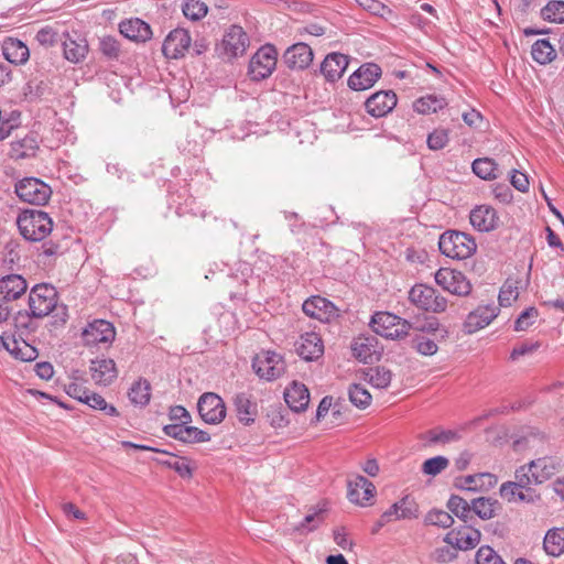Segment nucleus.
I'll return each mask as SVG.
<instances>
[{
  "mask_svg": "<svg viewBox=\"0 0 564 564\" xmlns=\"http://www.w3.org/2000/svg\"><path fill=\"white\" fill-rule=\"evenodd\" d=\"M17 225L22 237L29 241H41L53 229L52 218L40 209L22 210L17 218Z\"/></svg>",
  "mask_w": 564,
  "mask_h": 564,
  "instance_id": "nucleus-1",
  "label": "nucleus"
},
{
  "mask_svg": "<svg viewBox=\"0 0 564 564\" xmlns=\"http://www.w3.org/2000/svg\"><path fill=\"white\" fill-rule=\"evenodd\" d=\"M438 247L441 252L452 259H467L477 249L475 239L465 232L445 231L441 235Z\"/></svg>",
  "mask_w": 564,
  "mask_h": 564,
  "instance_id": "nucleus-2",
  "label": "nucleus"
},
{
  "mask_svg": "<svg viewBox=\"0 0 564 564\" xmlns=\"http://www.w3.org/2000/svg\"><path fill=\"white\" fill-rule=\"evenodd\" d=\"M560 468V462L553 457H542L517 469L522 485H539L549 480Z\"/></svg>",
  "mask_w": 564,
  "mask_h": 564,
  "instance_id": "nucleus-3",
  "label": "nucleus"
},
{
  "mask_svg": "<svg viewBox=\"0 0 564 564\" xmlns=\"http://www.w3.org/2000/svg\"><path fill=\"white\" fill-rule=\"evenodd\" d=\"M58 294L56 289L46 283L34 285L29 293L30 316L43 318L57 308Z\"/></svg>",
  "mask_w": 564,
  "mask_h": 564,
  "instance_id": "nucleus-4",
  "label": "nucleus"
},
{
  "mask_svg": "<svg viewBox=\"0 0 564 564\" xmlns=\"http://www.w3.org/2000/svg\"><path fill=\"white\" fill-rule=\"evenodd\" d=\"M370 326L376 334L387 339L404 338L412 327L410 322L389 312L376 313Z\"/></svg>",
  "mask_w": 564,
  "mask_h": 564,
  "instance_id": "nucleus-5",
  "label": "nucleus"
},
{
  "mask_svg": "<svg viewBox=\"0 0 564 564\" xmlns=\"http://www.w3.org/2000/svg\"><path fill=\"white\" fill-rule=\"evenodd\" d=\"M276 50L267 44L260 47L249 63V75L253 80H262L269 77L276 66Z\"/></svg>",
  "mask_w": 564,
  "mask_h": 564,
  "instance_id": "nucleus-6",
  "label": "nucleus"
},
{
  "mask_svg": "<svg viewBox=\"0 0 564 564\" xmlns=\"http://www.w3.org/2000/svg\"><path fill=\"white\" fill-rule=\"evenodd\" d=\"M15 193L22 200L33 205H44L48 202L52 189L35 177H28L15 185Z\"/></svg>",
  "mask_w": 564,
  "mask_h": 564,
  "instance_id": "nucleus-7",
  "label": "nucleus"
},
{
  "mask_svg": "<svg viewBox=\"0 0 564 564\" xmlns=\"http://www.w3.org/2000/svg\"><path fill=\"white\" fill-rule=\"evenodd\" d=\"M435 282L443 290L458 296H466L471 291L470 282L460 271L454 269H438L435 273Z\"/></svg>",
  "mask_w": 564,
  "mask_h": 564,
  "instance_id": "nucleus-8",
  "label": "nucleus"
},
{
  "mask_svg": "<svg viewBox=\"0 0 564 564\" xmlns=\"http://www.w3.org/2000/svg\"><path fill=\"white\" fill-rule=\"evenodd\" d=\"M252 368L260 378L270 381L284 372V362L279 354L263 351L254 357Z\"/></svg>",
  "mask_w": 564,
  "mask_h": 564,
  "instance_id": "nucleus-9",
  "label": "nucleus"
},
{
  "mask_svg": "<svg viewBox=\"0 0 564 564\" xmlns=\"http://www.w3.org/2000/svg\"><path fill=\"white\" fill-rule=\"evenodd\" d=\"M197 409L200 417L208 424H218L226 416L223 399L214 392H206L198 399Z\"/></svg>",
  "mask_w": 564,
  "mask_h": 564,
  "instance_id": "nucleus-10",
  "label": "nucleus"
},
{
  "mask_svg": "<svg viewBox=\"0 0 564 564\" xmlns=\"http://www.w3.org/2000/svg\"><path fill=\"white\" fill-rule=\"evenodd\" d=\"M419 517V506L413 498L405 496L399 501L394 502L388 510H386L378 520V528L386 524L405 519H415Z\"/></svg>",
  "mask_w": 564,
  "mask_h": 564,
  "instance_id": "nucleus-11",
  "label": "nucleus"
},
{
  "mask_svg": "<svg viewBox=\"0 0 564 564\" xmlns=\"http://www.w3.org/2000/svg\"><path fill=\"white\" fill-rule=\"evenodd\" d=\"M347 497L351 503L360 507L371 505L376 495L375 485L361 475L354 476L347 481Z\"/></svg>",
  "mask_w": 564,
  "mask_h": 564,
  "instance_id": "nucleus-12",
  "label": "nucleus"
},
{
  "mask_svg": "<svg viewBox=\"0 0 564 564\" xmlns=\"http://www.w3.org/2000/svg\"><path fill=\"white\" fill-rule=\"evenodd\" d=\"M82 337L86 346H97L99 344H111L116 337L115 327L105 319H95L83 330Z\"/></svg>",
  "mask_w": 564,
  "mask_h": 564,
  "instance_id": "nucleus-13",
  "label": "nucleus"
},
{
  "mask_svg": "<svg viewBox=\"0 0 564 564\" xmlns=\"http://www.w3.org/2000/svg\"><path fill=\"white\" fill-rule=\"evenodd\" d=\"M303 312L323 323H329L338 317V308L327 299L319 295L311 296L302 305Z\"/></svg>",
  "mask_w": 564,
  "mask_h": 564,
  "instance_id": "nucleus-14",
  "label": "nucleus"
},
{
  "mask_svg": "<svg viewBox=\"0 0 564 564\" xmlns=\"http://www.w3.org/2000/svg\"><path fill=\"white\" fill-rule=\"evenodd\" d=\"M249 45V37L241 26L231 25L225 33L220 48L228 58L242 55Z\"/></svg>",
  "mask_w": 564,
  "mask_h": 564,
  "instance_id": "nucleus-15",
  "label": "nucleus"
},
{
  "mask_svg": "<svg viewBox=\"0 0 564 564\" xmlns=\"http://www.w3.org/2000/svg\"><path fill=\"white\" fill-rule=\"evenodd\" d=\"M192 43L189 32L185 29H175L165 37L162 52L167 58H180L185 55Z\"/></svg>",
  "mask_w": 564,
  "mask_h": 564,
  "instance_id": "nucleus-16",
  "label": "nucleus"
},
{
  "mask_svg": "<svg viewBox=\"0 0 564 564\" xmlns=\"http://www.w3.org/2000/svg\"><path fill=\"white\" fill-rule=\"evenodd\" d=\"M397 95L392 90L372 94L365 102L367 112L375 118L387 116L397 106Z\"/></svg>",
  "mask_w": 564,
  "mask_h": 564,
  "instance_id": "nucleus-17",
  "label": "nucleus"
},
{
  "mask_svg": "<svg viewBox=\"0 0 564 564\" xmlns=\"http://www.w3.org/2000/svg\"><path fill=\"white\" fill-rule=\"evenodd\" d=\"M352 355L361 362L372 364L380 359L381 347L375 336H359L351 345Z\"/></svg>",
  "mask_w": 564,
  "mask_h": 564,
  "instance_id": "nucleus-18",
  "label": "nucleus"
},
{
  "mask_svg": "<svg viewBox=\"0 0 564 564\" xmlns=\"http://www.w3.org/2000/svg\"><path fill=\"white\" fill-rule=\"evenodd\" d=\"M480 531L468 525H464L457 530L449 531L444 542L449 544L456 550H470L480 542Z\"/></svg>",
  "mask_w": 564,
  "mask_h": 564,
  "instance_id": "nucleus-19",
  "label": "nucleus"
},
{
  "mask_svg": "<svg viewBox=\"0 0 564 564\" xmlns=\"http://www.w3.org/2000/svg\"><path fill=\"white\" fill-rule=\"evenodd\" d=\"M381 76V68L373 63L361 65L348 78V86L354 90H365L373 86Z\"/></svg>",
  "mask_w": 564,
  "mask_h": 564,
  "instance_id": "nucleus-20",
  "label": "nucleus"
},
{
  "mask_svg": "<svg viewBox=\"0 0 564 564\" xmlns=\"http://www.w3.org/2000/svg\"><path fill=\"white\" fill-rule=\"evenodd\" d=\"M89 371L93 381L99 386H109L118 377L116 362L110 358H96L90 361Z\"/></svg>",
  "mask_w": 564,
  "mask_h": 564,
  "instance_id": "nucleus-21",
  "label": "nucleus"
},
{
  "mask_svg": "<svg viewBox=\"0 0 564 564\" xmlns=\"http://www.w3.org/2000/svg\"><path fill=\"white\" fill-rule=\"evenodd\" d=\"M498 315V308L491 305L478 306L470 312L464 323V329L468 334L478 332L488 326Z\"/></svg>",
  "mask_w": 564,
  "mask_h": 564,
  "instance_id": "nucleus-22",
  "label": "nucleus"
},
{
  "mask_svg": "<svg viewBox=\"0 0 564 564\" xmlns=\"http://www.w3.org/2000/svg\"><path fill=\"white\" fill-rule=\"evenodd\" d=\"M469 219L473 227L481 232L491 231L499 225L497 212L488 205H481L474 208L470 212Z\"/></svg>",
  "mask_w": 564,
  "mask_h": 564,
  "instance_id": "nucleus-23",
  "label": "nucleus"
},
{
  "mask_svg": "<svg viewBox=\"0 0 564 564\" xmlns=\"http://www.w3.org/2000/svg\"><path fill=\"white\" fill-rule=\"evenodd\" d=\"M283 61L290 68L304 69L313 61V51L305 43H296L284 52Z\"/></svg>",
  "mask_w": 564,
  "mask_h": 564,
  "instance_id": "nucleus-24",
  "label": "nucleus"
},
{
  "mask_svg": "<svg viewBox=\"0 0 564 564\" xmlns=\"http://www.w3.org/2000/svg\"><path fill=\"white\" fill-rule=\"evenodd\" d=\"M296 351L307 361L318 359L324 354L321 336L314 332L303 334L297 341Z\"/></svg>",
  "mask_w": 564,
  "mask_h": 564,
  "instance_id": "nucleus-25",
  "label": "nucleus"
},
{
  "mask_svg": "<svg viewBox=\"0 0 564 564\" xmlns=\"http://www.w3.org/2000/svg\"><path fill=\"white\" fill-rule=\"evenodd\" d=\"M1 48L4 58L13 65H24L30 58L28 45L19 39H4Z\"/></svg>",
  "mask_w": 564,
  "mask_h": 564,
  "instance_id": "nucleus-26",
  "label": "nucleus"
},
{
  "mask_svg": "<svg viewBox=\"0 0 564 564\" xmlns=\"http://www.w3.org/2000/svg\"><path fill=\"white\" fill-rule=\"evenodd\" d=\"M237 417L243 425H250L258 415V405L246 392L237 393L232 399Z\"/></svg>",
  "mask_w": 564,
  "mask_h": 564,
  "instance_id": "nucleus-27",
  "label": "nucleus"
},
{
  "mask_svg": "<svg viewBox=\"0 0 564 564\" xmlns=\"http://www.w3.org/2000/svg\"><path fill=\"white\" fill-rule=\"evenodd\" d=\"M119 30L124 37L135 42H145L152 36L150 25L139 18L122 21Z\"/></svg>",
  "mask_w": 564,
  "mask_h": 564,
  "instance_id": "nucleus-28",
  "label": "nucleus"
},
{
  "mask_svg": "<svg viewBox=\"0 0 564 564\" xmlns=\"http://www.w3.org/2000/svg\"><path fill=\"white\" fill-rule=\"evenodd\" d=\"M348 63L347 55L330 53L324 58L321 65V72L328 82H335L343 76Z\"/></svg>",
  "mask_w": 564,
  "mask_h": 564,
  "instance_id": "nucleus-29",
  "label": "nucleus"
},
{
  "mask_svg": "<svg viewBox=\"0 0 564 564\" xmlns=\"http://www.w3.org/2000/svg\"><path fill=\"white\" fill-rule=\"evenodd\" d=\"M284 400L294 412L304 411L310 402V392L305 384L292 382L284 391Z\"/></svg>",
  "mask_w": 564,
  "mask_h": 564,
  "instance_id": "nucleus-30",
  "label": "nucleus"
},
{
  "mask_svg": "<svg viewBox=\"0 0 564 564\" xmlns=\"http://www.w3.org/2000/svg\"><path fill=\"white\" fill-rule=\"evenodd\" d=\"M28 290V283L20 274H9L0 279V294L4 301H14Z\"/></svg>",
  "mask_w": 564,
  "mask_h": 564,
  "instance_id": "nucleus-31",
  "label": "nucleus"
},
{
  "mask_svg": "<svg viewBox=\"0 0 564 564\" xmlns=\"http://www.w3.org/2000/svg\"><path fill=\"white\" fill-rule=\"evenodd\" d=\"M64 56L72 63L82 62L88 53V44L84 39H72L69 35L63 42Z\"/></svg>",
  "mask_w": 564,
  "mask_h": 564,
  "instance_id": "nucleus-32",
  "label": "nucleus"
},
{
  "mask_svg": "<svg viewBox=\"0 0 564 564\" xmlns=\"http://www.w3.org/2000/svg\"><path fill=\"white\" fill-rule=\"evenodd\" d=\"M7 350L14 358H17L21 361H33L39 356L35 347L31 346L23 339L19 340L14 337L7 338Z\"/></svg>",
  "mask_w": 564,
  "mask_h": 564,
  "instance_id": "nucleus-33",
  "label": "nucleus"
},
{
  "mask_svg": "<svg viewBox=\"0 0 564 564\" xmlns=\"http://www.w3.org/2000/svg\"><path fill=\"white\" fill-rule=\"evenodd\" d=\"M131 403L138 406H145L151 398V384L147 379L139 378L134 381L128 392Z\"/></svg>",
  "mask_w": 564,
  "mask_h": 564,
  "instance_id": "nucleus-34",
  "label": "nucleus"
},
{
  "mask_svg": "<svg viewBox=\"0 0 564 564\" xmlns=\"http://www.w3.org/2000/svg\"><path fill=\"white\" fill-rule=\"evenodd\" d=\"M496 484L497 478L495 475L490 473H480L464 477L459 487L467 490H482L494 487Z\"/></svg>",
  "mask_w": 564,
  "mask_h": 564,
  "instance_id": "nucleus-35",
  "label": "nucleus"
},
{
  "mask_svg": "<svg viewBox=\"0 0 564 564\" xmlns=\"http://www.w3.org/2000/svg\"><path fill=\"white\" fill-rule=\"evenodd\" d=\"M543 547L549 555H562L564 553V529L549 530L544 536Z\"/></svg>",
  "mask_w": 564,
  "mask_h": 564,
  "instance_id": "nucleus-36",
  "label": "nucleus"
},
{
  "mask_svg": "<svg viewBox=\"0 0 564 564\" xmlns=\"http://www.w3.org/2000/svg\"><path fill=\"white\" fill-rule=\"evenodd\" d=\"M471 169L478 177L486 181L496 180L500 175L498 164L490 158L474 160Z\"/></svg>",
  "mask_w": 564,
  "mask_h": 564,
  "instance_id": "nucleus-37",
  "label": "nucleus"
},
{
  "mask_svg": "<svg viewBox=\"0 0 564 564\" xmlns=\"http://www.w3.org/2000/svg\"><path fill=\"white\" fill-rule=\"evenodd\" d=\"M161 453L165 454L167 457L165 459H156L159 464L173 469L182 478H191L193 476V467L191 466V462L187 458L177 457L164 451H162Z\"/></svg>",
  "mask_w": 564,
  "mask_h": 564,
  "instance_id": "nucleus-38",
  "label": "nucleus"
},
{
  "mask_svg": "<svg viewBox=\"0 0 564 564\" xmlns=\"http://www.w3.org/2000/svg\"><path fill=\"white\" fill-rule=\"evenodd\" d=\"M531 55L536 63L546 65L555 59L556 52L549 40L542 39L534 42L531 48Z\"/></svg>",
  "mask_w": 564,
  "mask_h": 564,
  "instance_id": "nucleus-39",
  "label": "nucleus"
},
{
  "mask_svg": "<svg viewBox=\"0 0 564 564\" xmlns=\"http://www.w3.org/2000/svg\"><path fill=\"white\" fill-rule=\"evenodd\" d=\"M434 289L425 284H416L409 292V300L419 308L429 311Z\"/></svg>",
  "mask_w": 564,
  "mask_h": 564,
  "instance_id": "nucleus-40",
  "label": "nucleus"
},
{
  "mask_svg": "<svg viewBox=\"0 0 564 564\" xmlns=\"http://www.w3.org/2000/svg\"><path fill=\"white\" fill-rule=\"evenodd\" d=\"M531 485H522L520 484L519 478L516 476V481H507L501 485L500 487V496L511 501H524L527 500L525 494L522 491V489L530 488Z\"/></svg>",
  "mask_w": 564,
  "mask_h": 564,
  "instance_id": "nucleus-41",
  "label": "nucleus"
},
{
  "mask_svg": "<svg viewBox=\"0 0 564 564\" xmlns=\"http://www.w3.org/2000/svg\"><path fill=\"white\" fill-rule=\"evenodd\" d=\"M365 379L375 388L386 389L390 386L392 373L384 367H375L365 372Z\"/></svg>",
  "mask_w": 564,
  "mask_h": 564,
  "instance_id": "nucleus-42",
  "label": "nucleus"
},
{
  "mask_svg": "<svg viewBox=\"0 0 564 564\" xmlns=\"http://www.w3.org/2000/svg\"><path fill=\"white\" fill-rule=\"evenodd\" d=\"M445 105L446 101L443 97L427 95L415 100L413 108L416 112L426 115L436 112L437 110L444 108Z\"/></svg>",
  "mask_w": 564,
  "mask_h": 564,
  "instance_id": "nucleus-43",
  "label": "nucleus"
},
{
  "mask_svg": "<svg viewBox=\"0 0 564 564\" xmlns=\"http://www.w3.org/2000/svg\"><path fill=\"white\" fill-rule=\"evenodd\" d=\"M497 500L479 497L471 501V510L482 520H489L496 514Z\"/></svg>",
  "mask_w": 564,
  "mask_h": 564,
  "instance_id": "nucleus-44",
  "label": "nucleus"
},
{
  "mask_svg": "<svg viewBox=\"0 0 564 564\" xmlns=\"http://www.w3.org/2000/svg\"><path fill=\"white\" fill-rule=\"evenodd\" d=\"M541 15L545 21L552 23H564V1L551 0L541 10Z\"/></svg>",
  "mask_w": 564,
  "mask_h": 564,
  "instance_id": "nucleus-45",
  "label": "nucleus"
},
{
  "mask_svg": "<svg viewBox=\"0 0 564 564\" xmlns=\"http://www.w3.org/2000/svg\"><path fill=\"white\" fill-rule=\"evenodd\" d=\"M37 149V142L33 137H25L22 140L12 143V156L24 159L32 156Z\"/></svg>",
  "mask_w": 564,
  "mask_h": 564,
  "instance_id": "nucleus-46",
  "label": "nucleus"
},
{
  "mask_svg": "<svg viewBox=\"0 0 564 564\" xmlns=\"http://www.w3.org/2000/svg\"><path fill=\"white\" fill-rule=\"evenodd\" d=\"M182 11L187 19L199 21L207 14L208 7L200 0H186L182 6Z\"/></svg>",
  "mask_w": 564,
  "mask_h": 564,
  "instance_id": "nucleus-47",
  "label": "nucleus"
},
{
  "mask_svg": "<svg viewBox=\"0 0 564 564\" xmlns=\"http://www.w3.org/2000/svg\"><path fill=\"white\" fill-rule=\"evenodd\" d=\"M448 510L456 517L460 518L464 522L468 521L471 513V505H469L464 498L453 495L447 501Z\"/></svg>",
  "mask_w": 564,
  "mask_h": 564,
  "instance_id": "nucleus-48",
  "label": "nucleus"
},
{
  "mask_svg": "<svg viewBox=\"0 0 564 564\" xmlns=\"http://www.w3.org/2000/svg\"><path fill=\"white\" fill-rule=\"evenodd\" d=\"M350 402L360 409H366L371 403V394L361 384H352L348 391Z\"/></svg>",
  "mask_w": 564,
  "mask_h": 564,
  "instance_id": "nucleus-49",
  "label": "nucleus"
},
{
  "mask_svg": "<svg viewBox=\"0 0 564 564\" xmlns=\"http://www.w3.org/2000/svg\"><path fill=\"white\" fill-rule=\"evenodd\" d=\"M449 466V460L445 456H435L426 459L422 465V473L435 477Z\"/></svg>",
  "mask_w": 564,
  "mask_h": 564,
  "instance_id": "nucleus-50",
  "label": "nucleus"
},
{
  "mask_svg": "<svg viewBox=\"0 0 564 564\" xmlns=\"http://www.w3.org/2000/svg\"><path fill=\"white\" fill-rule=\"evenodd\" d=\"M425 523L447 529L452 527L454 519L451 513L444 510L434 509L426 514Z\"/></svg>",
  "mask_w": 564,
  "mask_h": 564,
  "instance_id": "nucleus-51",
  "label": "nucleus"
},
{
  "mask_svg": "<svg viewBox=\"0 0 564 564\" xmlns=\"http://www.w3.org/2000/svg\"><path fill=\"white\" fill-rule=\"evenodd\" d=\"M429 441L434 444H448L459 440V434L452 430H431L427 432Z\"/></svg>",
  "mask_w": 564,
  "mask_h": 564,
  "instance_id": "nucleus-52",
  "label": "nucleus"
},
{
  "mask_svg": "<svg viewBox=\"0 0 564 564\" xmlns=\"http://www.w3.org/2000/svg\"><path fill=\"white\" fill-rule=\"evenodd\" d=\"M323 510L319 509L318 511L306 514L303 521L294 529L300 533H307L317 528L323 522Z\"/></svg>",
  "mask_w": 564,
  "mask_h": 564,
  "instance_id": "nucleus-53",
  "label": "nucleus"
},
{
  "mask_svg": "<svg viewBox=\"0 0 564 564\" xmlns=\"http://www.w3.org/2000/svg\"><path fill=\"white\" fill-rule=\"evenodd\" d=\"M476 563L477 564H506L500 555L496 553V551L488 546L484 545L479 547L476 553Z\"/></svg>",
  "mask_w": 564,
  "mask_h": 564,
  "instance_id": "nucleus-54",
  "label": "nucleus"
},
{
  "mask_svg": "<svg viewBox=\"0 0 564 564\" xmlns=\"http://www.w3.org/2000/svg\"><path fill=\"white\" fill-rule=\"evenodd\" d=\"M449 141L448 131L445 129H436L427 137V147L430 150L437 151L447 145Z\"/></svg>",
  "mask_w": 564,
  "mask_h": 564,
  "instance_id": "nucleus-55",
  "label": "nucleus"
},
{
  "mask_svg": "<svg viewBox=\"0 0 564 564\" xmlns=\"http://www.w3.org/2000/svg\"><path fill=\"white\" fill-rule=\"evenodd\" d=\"M538 315H539V313L535 307L527 308L516 319L514 329L517 332L527 330L531 325H533V323L538 318Z\"/></svg>",
  "mask_w": 564,
  "mask_h": 564,
  "instance_id": "nucleus-56",
  "label": "nucleus"
},
{
  "mask_svg": "<svg viewBox=\"0 0 564 564\" xmlns=\"http://www.w3.org/2000/svg\"><path fill=\"white\" fill-rule=\"evenodd\" d=\"M20 124V112L12 111L9 117H2L0 126V141L10 135L13 129Z\"/></svg>",
  "mask_w": 564,
  "mask_h": 564,
  "instance_id": "nucleus-57",
  "label": "nucleus"
},
{
  "mask_svg": "<svg viewBox=\"0 0 564 564\" xmlns=\"http://www.w3.org/2000/svg\"><path fill=\"white\" fill-rule=\"evenodd\" d=\"M99 48L108 58H117L120 52L118 41L112 36H104L99 40Z\"/></svg>",
  "mask_w": 564,
  "mask_h": 564,
  "instance_id": "nucleus-58",
  "label": "nucleus"
},
{
  "mask_svg": "<svg viewBox=\"0 0 564 564\" xmlns=\"http://www.w3.org/2000/svg\"><path fill=\"white\" fill-rule=\"evenodd\" d=\"M414 349L423 356H433L437 351V345L434 340L425 336H417L413 340Z\"/></svg>",
  "mask_w": 564,
  "mask_h": 564,
  "instance_id": "nucleus-59",
  "label": "nucleus"
},
{
  "mask_svg": "<svg viewBox=\"0 0 564 564\" xmlns=\"http://www.w3.org/2000/svg\"><path fill=\"white\" fill-rule=\"evenodd\" d=\"M183 443H206L210 440L207 432L195 426H185Z\"/></svg>",
  "mask_w": 564,
  "mask_h": 564,
  "instance_id": "nucleus-60",
  "label": "nucleus"
},
{
  "mask_svg": "<svg viewBox=\"0 0 564 564\" xmlns=\"http://www.w3.org/2000/svg\"><path fill=\"white\" fill-rule=\"evenodd\" d=\"M356 2L366 11L384 17L386 13H391V10L388 9L382 2L379 0H356Z\"/></svg>",
  "mask_w": 564,
  "mask_h": 564,
  "instance_id": "nucleus-61",
  "label": "nucleus"
},
{
  "mask_svg": "<svg viewBox=\"0 0 564 564\" xmlns=\"http://www.w3.org/2000/svg\"><path fill=\"white\" fill-rule=\"evenodd\" d=\"M65 391L69 397H72L83 403L86 402V400L90 393L89 389H87L82 383H77V382H70L67 386H65Z\"/></svg>",
  "mask_w": 564,
  "mask_h": 564,
  "instance_id": "nucleus-62",
  "label": "nucleus"
},
{
  "mask_svg": "<svg viewBox=\"0 0 564 564\" xmlns=\"http://www.w3.org/2000/svg\"><path fill=\"white\" fill-rule=\"evenodd\" d=\"M540 347V343L539 341H534V343H531V341H527V343H522L521 345L514 347L510 354V359L516 361L517 359H519L520 357L522 356H525V355H529V354H532L533 351H535L538 348Z\"/></svg>",
  "mask_w": 564,
  "mask_h": 564,
  "instance_id": "nucleus-63",
  "label": "nucleus"
},
{
  "mask_svg": "<svg viewBox=\"0 0 564 564\" xmlns=\"http://www.w3.org/2000/svg\"><path fill=\"white\" fill-rule=\"evenodd\" d=\"M56 36L52 28H43L36 33L35 39L43 46H53L57 42Z\"/></svg>",
  "mask_w": 564,
  "mask_h": 564,
  "instance_id": "nucleus-64",
  "label": "nucleus"
}]
</instances>
